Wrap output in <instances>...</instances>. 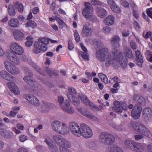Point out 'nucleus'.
Instances as JSON below:
<instances>
[{
	"label": "nucleus",
	"mask_w": 152,
	"mask_h": 152,
	"mask_svg": "<svg viewBox=\"0 0 152 152\" xmlns=\"http://www.w3.org/2000/svg\"><path fill=\"white\" fill-rule=\"evenodd\" d=\"M10 48L12 52L7 54V57L14 64L18 65L20 63V59L17 56L16 54H22L24 52L23 49L22 47L18 45L16 43H12L11 45Z\"/></svg>",
	"instance_id": "1"
},
{
	"label": "nucleus",
	"mask_w": 152,
	"mask_h": 152,
	"mask_svg": "<svg viewBox=\"0 0 152 152\" xmlns=\"http://www.w3.org/2000/svg\"><path fill=\"white\" fill-rule=\"evenodd\" d=\"M51 126L54 131L61 134H66L69 132L66 125L60 121H54L52 123Z\"/></svg>",
	"instance_id": "2"
},
{
	"label": "nucleus",
	"mask_w": 152,
	"mask_h": 152,
	"mask_svg": "<svg viewBox=\"0 0 152 152\" xmlns=\"http://www.w3.org/2000/svg\"><path fill=\"white\" fill-rule=\"evenodd\" d=\"M130 125L134 129L145 136L148 137L151 136V133L149 130L140 123L132 121Z\"/></svg>",
	"instance_id": "3"
},
{
	"label": "nucleus",
	"mask_w": 152,
	"mask_h": 152,
	"mask_svg": "<svg viewBox=\"0 0 152 152\" xmlns=\"http://www.w3.org/2000/svg\"><path fill=\"white\" fill-rule=\"evenodd\" d=\"M99 139L102 143L107 145L114 143L115 140V137L113 135L104 132L100 134Z\"/></svg>",
	"instance_id": "4"
},
{
	"label": "nucleus",
	"mask_w": 152,
	"mask_h": 152,
	"mask_svg": "<svg viewBox=\"0 0 152 152\" xmlns=\"http://www.w3.org/2000/svg\"><path fill=\"white\" fill-rule=\"evenodd\" d=\"M53 138L54 141L60 147V148H70L71 145L69 142L62 136L58 134H55L53 135Z\"/></svg>",
	"instance_id": "5"
},
{
	"label": "nucleus",
	"mask_w": 152,
	"mask_h": 152,
	"mask_svg": "<svg viewBox=\"0 0 152 152\" xmlns=\"http://www.w3.org/2000/svg\"><path fill=\"white\" fill-rule=\"evenodd\" d=\"M80 134L84 137L88 138L91 137L93 133L91 128L87 125L82 123L80 124Z\"/></svg>",
	"instance_id": "6"
},
{
	"label": "nucleus",
	"mask_w": 152,
	"mask_h": 152,
	"mask_svg": "<svg viewBox=\"0 0 152 152\" xmlns=\"http://www.w3.org/2000/svg\"><path fill=\"white\" fill-rule=\"evenodd\" d=\"M120 40V38L117 36H114L111 40V43L114 48L112 51L113 56L116 55L119 56L122 53V52L119 51L120 45L119 42Z\"/></svg>",
	"instance_id": "7"
},
{
	"label": "nucleus",
	"mask_w": 152,
	"mask_h": 152,
	"mask_svg": "<svg viewBox=\"0 0 152 152\" xmlns=\"http://www.w3.org/2000/svg\"><path fill=\"white\" fill-rule=\"evenodd\" d=\"M84 7L82 10V13L86 18L88 19L91 17L93 13V8L92 5L88 2H86L84 4Z\"/></svg>",
	"instance_id": "8"
},
{
	"label": "nucleus",
	"mask_w": 152,
	"mask_h": 152,
	"mask_svg": "<svg viewBox=\"0 0 152 152\" xmlns=\"http://www.w3.org/2000/svg\"><path fill=\"white\" fill-rule=\"evenodd\" d=\"M68 90L69 93L67 94V96L69 99L71 101H72L73 105L76 106H78L80 104L79 100L78 98L74 96L76 94L75 89L72 87H69Z\"/></svg>",
	"instance_id": "9"
},
{
	"label": "nucleus",
	"mask_w": 152,
	"mask_h": 152,
	"mask_svg": "<svg viewBox=\"0 0 152 152\" xmlns=\"http://www.w3.org/2000/svg\"><path fill=\"white\" fill-rule=\"evenodd\" d=\"M24 70L26 72L29 73L30 76H26L23 78V80L25 82L31 86L32 88L33 91H34L36 86L37 87V82L33 80L32 76L33 75L32 73L31 72L30 70L26 67H24Z\"/></svg>",
	"instance_id": "10"
},
{
	"label": "nucleus",
	"mask_w": 152,
	"mask_h": 152,
	"mask_svg": "<svg viewBox=\"0 0 152 152\" xmlns=\"http://www.w3.org/2000/svg\"><path fill=\"white\" fill-rule=\"evenodd\" d=\"M4 64L7 70L12 74L16 75L19 73V69L12 63L7 61H5Z\"/></svg>",
	"instance_id": "11"
},
{
	"label": "nucleus",
	"mask_w": 152,
	"mask_h": 152,
	"mask_svg": "<svg viewBox=\"0 0 152 152\" xmlns=\"http://www.w3.org/2000/svg\"><path fill=\"white\" fill-rule=\"evenodd\" d=\"M69 127L72 134L75 136L80 137V126L74 121H71L69 123Z\"/></svg>",
	"instance_id": "12"
},
{
	"label": "nucleus",
	"mask_w": 152,
	"mask_h": 152,
	"mask_svg": "<svg viewBox=\"0 0 152 152\" xmlns=\"http://www.w3.org/2000/svg\"><path fill=\"white\" fill-rule=\"evenodd\" d=\"M108 53V50L107 48H104L98 51L96 50V58L100 61H104Z\"/></svg>",
	"instance_id": "13"
},
{
	"label": "nucleus",
	"mask_w": 152,
	"mask_h": 152,
	"mask_svg": "<svg viewBox=\"0 0 152 152\" xmlns=\"http://www.w3.org/2000/svg\"><path fill=\"white\" fill-rule=\"evenodd\" d=\"M142 110V107L141 106L136 104L132 110V117L134 119H138L140 116Z\"/></svg>",
	"instance_id": "14"
},
{
	"label": "nucleus",
	"mask_w": 152,
	"mask_h": 152,
	"mask_svg": "<svg viewBox=\"0 0 152 152\" xmlns=\"http://www.w3.org/2000/svg\"><path fill=\"white\" fill-rule=\"evenodd\" d=\"M116 58V62H119L121 66L124 69H125L127 67L128 63V59L126 57H124L123 56L122 52L120 56H118L116 55L113 56Z\"/></svg>",
	"instance_id": "15"
},
{
	"label": "nucleus",
	"mask_w": 152,
	"mask_h": 152,
	"mask_svg": "<svg viewBox=\"0 0 152 152\" xmlns=\"http://www.w3.org/2000/svg\"><path fill=\"white\" fill-rule=\"evenodd\" d=\"M135 54L136 56L135 62L139 66L142 67L144 61L141 52L139 50H137L135 52Z\"/></svg>",
	"instance_id": "16"
},
{
	"label": "nucleus",
	"mask_w": 152,
	"mask_h": 152,
	"mask_svg": "<svg viewBox=\"0 0 152 152\" xmlns=\"http://www.w3.org/2000/svg\"><path fill=\"white\" fill-rule=\"evenodd\" d=\"M25 99L28 100L32 104L37 106L39 105V101L37 98L32 95H25Z\"/></svg>",
	"instance_id": "17"
},
{
	"label": "nucleus",
	"mask_w": 152,
	"mask_h": 152,
	"mask_svg": "<svg viewBox=\"0 0 152 152\" xmlns=\"http://www.w3.org/2000/svg\"><path fill=\"white\" fill-rule=\"evenodd\" d=\"M48 145V148L51 152H58V149L55 144L53 145L50 140L49 137L46 139L44 141Z\"/></svg>",
	"instance_id": "18"
},
{
	"label": "nucleus",
	"mask_w": 152,
	"mask_h": 152,
	"mask_svg": "<svg viewBox=\"0 0 152 152\" xmlns=\"http://www.w3.org/2000/svg\"><path fill=\"white\" fill-rule=\"evenodd\" d=\"M107 1L108 4L110 5L111 9L113 11L117 13H119L120 12V8L113 0H107Z\"/></svg>",
	"instance_id": "19"
},
{
	"label": "nucleus",
	"mask_w": 152,
	"mask_h": 152,
	"mask_svg": "<svg viewBox=\"0 0 152 152\" xmlns=\"http://www.w3.org/2000/svg\"><path fill=\"white\" fill-rule=\"evenodd\" d=\"M7 85L10 91L15 95H18L20 92L18 87L15 83L12 82H9L7 83Z\"/></svg>",
	"instance_id": "20"
},
{
	"label": "nucleus",
	"mask_w": 152,
	"mask_h": 152,
	"mask_svg": "<svg viewBox=\"0 0 152 152\" xmlns=\"http://www.w3.org/2000/svg\"><path fill=\"white\" fill-rule=\"evenodd\" d=\"M142 117L145 120H148L151 118L152 115V110L149 107H147L142 110Z\"/></svg>",
	"instance_id": "21"
},
{
	"label": "nucleus",
	"mask_w": 152,
	"mask_h": 152,
	"mask_svg": "<svg viewBox=\"0 0 152 152\" xmlns=\"http://www.w3.org/2000/svg\"><path fill=\"white\" fill-rule=\"evenodd\" d=\"M97 15L99 17L104 18L107 14V11L103 8L97 7L95 9Z\"/></svg>",
	"instance_id": "22"
},
{
	"label": "nucleus",
	"mask_w": 152,
	"mask_h": 152,
	"mask_svg": "<svg viewBox=\"0 0 152 152\" xmlns=\"http://www.w3.org/2000/svg\"><path fill=\"white\" fill-rule=\"evenodd\" d=\"M79 98L82 101L86 106H88L90 107H95L94 104L91 102L89 101L87 97L84 95H82L79 96Z\"/></svg>",
	"instance_id": "23"
},
{
	"label": "nucleus",
	"mask_w": 152,
	"mask_h": 152,
	"mask_svg": "<svg viewBox=\"0 0 152 152\" xmlns=\"http://www.w3.org/2000/svg\"><path fill=\"white\" fill-rule=\"evenodd\" d=\"M116 58L113 56L112 57L111 55H108L105 63V66L107 67L109 66L110 65H112L113 66H115L116 64Z\"/></svg>",
	"instance_id": "24"
},
{
	"label": "nucleus",
	"mask_w": 152,
	"mask_h": 152,
	"mask_svg": "<svg viewBox=\"0 0 152 152\" xmlns=\"http://www.w3.org/2000/svg\"><path fill=\"white\" fill-rule=\"evenodd\" d=\"M106 151L107 152H124L123 149L116 145H113L108 147Z\"/></svg>",
	"instance_id": "25"
},
{
	"label": "nucleus",
	"mask_w": 152,
	"mask_h": 152,
	"mask_svg": "<svg viewBox=\"0 0 152 152\" xmlns=\"http://www.w3.org/2000/svg\"><path fill=\"white\" fill-rule=\"evenodd\" d=\"M0 76L7 80H13V77L8 72L4 70L0 72Z\"/></svg>",
	"instance_id": "26"
},
{
	"label": "nucleus",
	"mask_w": 152,
	"mask_h": 152,
	"mask_svg": "<svg viewBox=\"0 0 152 152\" xmlns=\"http://www.w3.org/2000/svg\"><path fill=\"white\" fill-rule=\"evenodd\" d=\"M82 31L84 35L86 37L90 36L92 34L91 28L86 25L83 26Z\"/></svg>",
	"instance_id": "27"
},
{
	"label": "nucleus",
	"mask_w": 152,
	"mask_h": 152,
	"mask_svg": "<svg viewBox=\"0 0 152 152\" xmlns=\"http://www.w3.org/2000/svg\"><path fill=\"white\" fill-rule=\"evenodd\" d=\"M13 35L15 39L18 40H22L24 38L23 33L18 30L14 31Z\"/></svg>",
	"instance_id": "28"
},
{
	"label": "nucleus",
	"mask_w": 152,
	"mask_h": 152,
	"mask_svg": "<svg viewBox=\"0 0 152 152\" xmlns=\"http://www.w3.org/2000/svg\"><path fill=\"white\" fill-rule=\"evenodd\" d=\"M145 147L141 143L135 142L133 148V150L137 152H142L144 150Z\"/></svg>",
	"instance_id": "29"
},
{
	"label": "nucleus",
	"mask_w": 152,
	"mask_h": 152,
	"mask_svg": "<svg viewBox=\"0 0 152 152\" xmlns=\"http://www.w3.org/2000/svg\"><path fill=\"white\" fill-rule=\"evenodd\" d=\"M105 24L108 26L113 25L114 22V18L113 16L112 15H108L104 20Z\"/></svg>",
	"instance_id": "30"
},
{
	"label": "nucleus",
	"mask_w": 152,
	"mask_h": 152,
	"mask_svg": "<svg viewBox=\"0 0 152 152\" xmlns=\"http://www.w3.org/2000/svg\"><path fill=\"white\" fill-rule=\"evenodd\" d=\"M115 107L112 108V110L117 113H121L122 110L120 105V102L118 101H115L114 102Z\"/></svg>",
	"instance_id": "31"
},
{
	"label": "nucleus",
	"mask_w": 152,
	"mask_h": 152,
	"mask_svg": "<svg viewBox=\"0 0 152 152\" xmlns=\"http://www.w3.org/2000/svg\"><path fill=\"white\" fill-rule=\"evenodd\" d=\"M29 64L31 65V66L34 68L40 74L42 75H45V73L42 70L39 68L37 65L34 62H30L29 63Z\"/></svg>",
	"instance_id": "32"
},
{
	"label": "nucleus",
	"mask_w": 152,
	"mask_h": 152,
	"mask_svg": "<svg viewBox=\"0 0 152 152\" xmlns=\"http://www.w3.org/2000/svg\"><path fill=\"white\" fill-rule=\"evenodd\" d=\"M8 24L11 27H17L19 25V21L17 19L13 18L8 21Z\"/></svg>",
	"instance_id": "33"
},
{
	"label": "nucleus",
	"mask_w": 152,
	"mask_h": 152,
	"mask_svg": "<svg viewBox=\"0 0 152 152\" xmlns=\"http://www.w3.org/2000/svg\"><path fill=\"white\" fill-rule=\"evenodd\" d=\"M37 26V23L34 20H28L25 24L26 27H31L33 29L36 28Z\"/></svg>",
	"instance_id": "34"
},
{
	"label": "nucleus",
	"mask_w": 152,
	"mask_h": 152,
	"mask_svg": "<svg viewBox=\"0 0 152 152\" xmlns=\"http://www.w3.org/2000/svg\"><path fill=\"white\" fill-rule=\"evenodd\" d=\"M135 143V142L134 141H132L127 140H125L124 142L126 146L132 150L133 149V148L134 147Z\"/></svg>",
	"instance_id": "35"
},
{
	"label": "nucleus",
	"mask_w": 152,
	"mask_h": 152,
	"mask_svg": "<svg viewBox=\"0 0 152 152\" xmlns=\"http://www.w3.org/2000/svg\"><path fill=\"white\" fill-rule=\"evenodd\" d=\"M77 110L81 114L84 116H86L90 118H93V116L91 114H88L87 111L84 110L83 109L81 108H77Z\"/></svg>",
	"instance_id": "36"
},
{
	"label": "nucleus",
	"mask_w": 152,
	"mask_h": 152,
	"mask_svg": "<svg viewBox=\"0 0 152 152\" xmlns=\"http://www.w3.org/2000/svg\"><path fill=\"white\" fill-rule=\"evenodd\" d=\"M126 55L129 58L132 59L134 57L132 50L129 48L126 47L124 50Z\"/></svg>",
	"instance_id": "37"
},
{
	"label": "nucleus",
	"mask_w": 152,
	"mask_h": 152,
	"mask_svg": "<svg viewBox=\"0 0 152 152\" xmlns=\"http://www.w3.org/2000/svg\"><path fill=\"white\" fill-rule=\"evenodd\" d=\"M45 70L48 74L50 76H52L53 75L56 76L58 75V71L54 70L52 71L48 67H46Z\"/></svg>",
	"instance_id": "38"
},
{
	"label": "nucleus",
	"mask_w": 152,
	"mask_h": 152,
	"mask_svg": "<svg viewBox=\"0 0 152 152\" xmlns=\"http://www.w3.org/2000/svg\"><path fill=\"white\" fill-rule=\"evenodd\" d=\"M8 11L9 15L11 16H14L16 14V12L13 6L12 5L10 4L8 8Z\"/></svg>",
	"instance_id": "39"
},
{
	"label": "nucleus",
	"mask_w": 152,
	"mask_h": 152,
	"mask_svg": "<svg viewBox=\"0 0 152 152\" xmlns=\"http://www.w3.org/2000/svg\"><path fill=\"white\" fill-rule=\"evenodd\" d=\"M14 5L15 8L18 9L19 12H23V6L22 4L17 2L14 3Z\"/></svg>",
	"instance_id": "40"
},
{
	"label": "nucleus",
	"mask_w": 152,
	"mask_h": 152,
	"mask_svg": "<svg viewBox=\"0 0 152 152\" xmlns=\"http://www.w3.org/2000/svg\"><path fill=\"white\" fill-rule=\"evenodd\" d=\"M98 76L101 79L102 81L106 84L108 83V80L107 76L104 74L100 73L98 74Z\"/></svg>",
	"instance_id": "41"
},
{
	"label": "nucleus",
	"mask_w": 152,
	"mask_h": 152,
	"mask_svg": "<svg viewBox=\"0 0 152 152\" xmlns=\"http://www.w3.org/2000/svg\"><path fill=\"white\" fill-rule=\"evenodd\" d=\"M61 108L69 114H72L74 112V110L72 107H61Z\"/></svg>",
	"instance_id": "42"
},
{
	"label": "nucleus",
	"mask_w": 152,
	"mask_h": 152,
	"mask_svg": "<svg viewBox=\"0 0 152 152\" xmlns=\"http://www.w3.org/2000/svg\"><path fill=\"white\" fill-rule=\"evenodd\" d=\"M55 19L57 21L59 24V26L60 28L62 29L64 27V25H65V23L60 18L57 16Z\"/></svg>",
	"instance_id": "43"
},
{
	"label": "nucleus",
	"mask_w": 152,
	"mask_h": 152,
	"mask_svg": "<svg viewBox=\"0 0 152 152\" xmlns=\"http://www.w3.org/2000/svg\"><path fill=\"white\" fill-rule=\"evenodd\" d=\"M78 55L83 59L85 61H88L89 60V56L86 53L82 51H80Z\"/></svg>",
	"instance_id": "44"
},
{
	"label": "nucleus",
	"mask_w": 152,
	"mask_h": 152,
	"mask_svg": "<svg viewBox=\"0 0 152 152\" xmlns=\"http://www.w3.org/2000/svg\"><path fill=\"white\" fill-rule=\"evenodd\" d=\"M39 41L42 43V44H48L49 43V39L44 37L39 38Z\"/></svg>",
	"instance_id": "45"
},
{
	"label": "nucleus",
	"mask_w": 152,
	"mask_h": 152,
	"mask_svg": "<svg viewBox=\"0 0 152 152\" xmlns=\"http://www.w3.org/2000/svg\"><path fill=\"white\" fill-rule=\"evenodd\" d=\"M93 43L97 48H99L101 47V41L99 39H95L93 40Z\"/></svg>",
	"instance_id": "46"
},
{
	"label": "nucleus",
	"mask_w": 152,
	"mask_h": 152,
	"mask_svg": "<svg viewBox=\"0 0 152 152\" xmlns=\"http://www.w3.org/2000/svg\"><path fill=\"white\" fill-rule=\"evenodd\" d=\"M91 3L92 5L94 6H102L103 5V4L101 2L97 0H92L91 1Z\"/></svg>",
	"instance_id": "47"
},
{
	"label": "nucleus",
	"mask_w": 152,
	"mask_h": 152,
	"mask_svg": "<svg viewBox=\"0 0 152 152\" xmlns=\"http://www.w3.org/2000/svg\"><path fill=\"white\" fill-rule=\"evenodd\" d=\"M7 134L8 132L6 130L3 129H0V134L2 137H6Z\"/></svg>",
	"instance_id": "48"
},
{
	"label": "nucleus",
	"mask_w": 152,
	"mask_h": 152,
	"mask_svg": "<svg viewBox=\"0 0 152 152\" xmlns=\"http://www.w3.org/2000/svg\"><path fill=\"white\" fill-rule=\"evenodd\" d=\"M137 103L140 104L144 105L146 103L145 100L143 97L140 96Z\"/></svg>",
	"instance_id": "49"
},
{
	"label": "nucleus",
	"mask_w": 152,
	"mask_h": 152,
	"mask_svg": "<svg viewBox=\"0 0 152 152\" xmlns=\"http://www.w3.org/2000/svg\"><path fill=\"white\" fill-rule=\"evenodd\" d=\"M74 35L75 40L77 42H79L80 41V36L77 30H75L74 32Z\"/></svg>",
	"instance_id": "50"
},
{
	"label": "nucleus",
	"mask_w": 152,
	"mask_h": 152,
	"mask_svg": "<svg viewBox=\"0 0 152 152\" xmlns=\"http://www.w3.org/2000/svg\"><path fill=\"white\" fill-rule=\"evenodd\" d=\"M120 106L123 110H126L127 109V106L125 102H120Z\"/></svg>",
	"instance_id": "51"
},
{
	"label": "nucleus",
	"mask_w": 152,
	"mask_h": 152,
	"mask_svg": "<svg viewBox=\"0 0 152 152\" xmlns=\"http://www.w3.org/2000/svg\"><path fill=\"white\" fill-rule=\"evenodd\" d=\"M43 105L44 107H45V109L50 108H52V107L53 106L52 104H49L46 102H43Z\"/></svg>",
	"instance_id": "52"
},
{
	"label": "nucleus",
	"mask_w": 152,
	"mask_h": 152,
	"mask_svg": "<svg viewBox=\"0 0 152 152\" xmlns=\"http://www.w3.org/2000/svg\"><path fill=\"white\" fill-rule=\"evenodd\" d=\"M68 49L69 50H72L74 48V45L73 44L72 41L69 40L68 42Z\"/></svg>",
	"instance_id": "53"
},
{
	"label": "nucleus",
	"mask_w": 152,
	"mask_h": 152,
	"mask_svg": "<svg viewBox=\"0 0 152 152\" xmlns=\"http://www.w3.org/2000/svg\"><path fill=\"white\" fill-rule=\"evenodd\" d=\"M152 10V7L147 9L146 12L147 15L152 19V12L151 10Z\"/></svg>",
	"instance_id": "54"
},
{
	"label": "nucleus",
	"mask_w": 152,
	"mask_h": 152,
	"mask_svg": "<svg viewBox=\"0 0 152 152\" xmlns=\"http://www.w3.org/2000/svg\"><path fill=\"white\" fill-rule=\"evenodd\" d=\"M18 113V112L15 111L14 110L11 111L9 113V117L13 118L15 117L16 114Z\"/></svg>",
	"instance_id": "55"
},
{
	"label": "nucleus",
	"mask_w": 152,
	"mask_h": 152,
	"mask_svg": "<svg viewBox=\"0 0 152 152\" xmlns=\"http://www.w3.org/2000/svg\"><path fill=\"white\" fill-rule=\"evenodd\" d=\"M103 30L104 32L107 34H108L110 32L111 29L109 26H106L103 27Z\"/></svg>",
	"instance_id": "56"
},
{
	"label": "nucleus",
	"mask_w": 152,
	"mask_h": 152,
	"mask_svg": "<svg viewBox=\"0 0 152 152\" xmlns=\"http://www.w3.org/2000/svg\"><path fill=\"white\" fill-rule=\"evenodd\" d=\"M47 44H42L41 45V50L43 52L46 51L47 50Z\"/></svg>",
	"instance_id": "57"
},
{
	"label": "nucleus",
	"mask_w": 152,
	"mask_h": 152,
	"mask_svg": "<svg viewBox=\"0 0 152 152\" xmlns=\"http://www.w3.org/2000/svg\"><path fill=\"white\" fill-rule=\"evenodd\" d=\"M130 45L131 48L133 50H135L137 48V45L135 42L132 41L131 42Z\"/></svg>",
	"instance_id": "58"
},
{
	"label": "nucleus",
	"mask_w": 152,
	"mask_h": 152,
	"mask_svg": "<svg viewBox=\"0 0 152 152\" xmlns=\"http://www.w3.org/2000/svg\"><path fill=\"white\" fill-rule=\"evenodd\" d=\"M28 150L26 147H22L18 149L17 152H28Z\"/></svg>",
	"instance_id": "59"
},
{
	"label": "nucleus",
	"mask_w": 152,
	"mask_h": 152,
	"mask_svg": "<svg viewBox=\"0 0 152 152\" xmlns=\"http://www.w3.org/2000/svg\"><path fill=\"white\" fill-rule=\"evenodd\" d=\"M134 26L136 30H139L140 28V27L138 22L135 21L133 23Z\"/></svg>",
	"instance_id": "60"
},
{
	"label": "nucleus",
	"mask_w": 152,
	"mask_h": 152,
	"mask_svg": "<svg viewBox=\"0 0 152 152\" xmlns=\"http://www.w3.org/2000/svg\"><path fill=\"white\" fill-rule=\"evenodd\" d=\"M27 140V137L24 135H21L20 137V140L21 142H24Z\"/></svg>",
	"instance_id": "61"
},
{
	"label": "nucleus",
	"mask_w": 152,
	"mask_h": 152,
	"mask_svg": "<svg viewBox=\"0 0 152 152\" xmlns=\"http://www.w3.org/2000/svg\"><path fill=\"white\" fill-rule=\"evenodd\" d=\"M80 46L81 47L82 50L83 51L84 53H87V50L86 48L84 46V44L82 43H80Z\"/></svg>",
	"instance_id": "62"
},
{
	"label": "nucleus",
	"mask_w": 152,
	"mask_h": 152,
	"mask_svg": "<svg viewBox=\"0 0 152 152\" xmlns=\"http://www.w3.org/2000/svg\"><path fill=\"white\" fill-rule=\"evenodd\" d=\"M39 12V9L38 7H35L32 10V12L34 14H37Z\"/></svg>",
	"instance_id": "63"
},
{
	"label": "nucleus",
	"mask_w": 152,
	"mask_h": 152,
	"mask_svg": "<svg viewBox=\"0 0 152 152\" xmlns=\"http://www.w3.org/2000/svg\"><path fill=\"white\" fill-rule=\"evenodd\" d=\"M122 4L125 7H129V3L126 0H123L122 1Z\"/></svg>",
	"instance_id": "64"
}]
</instances>
